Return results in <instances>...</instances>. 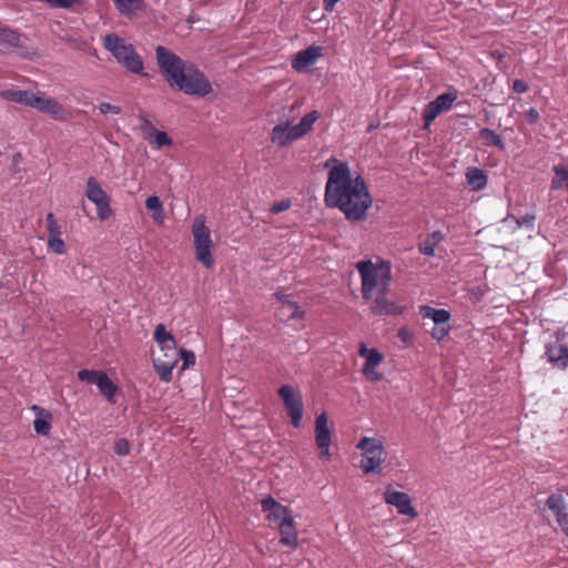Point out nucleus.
<instances>
[{"mask_svg": "<svg viewBox=\"0 0 568 568\" xmlns=\"http://www.w3.org/2000/svg\"><path fill=\"white\" fill-rule=\"evenodd\" d=\"M104 48L113 55L118 63L128 71L146 77L143 72V60L135 51L134 47L126 43L125 40L114 33L103 37Z\"/></svg>", "mask_w": 568, "mask_h": 568, "instance_id": "obj_6", "label": "nucleus"}, {"mask_svg": "<svg viewBox=\"0 0 568 568\" xmlns=\"http://www.w3.org/2000/svg\"><path fill=\"white\" fill-rule=\"evenodd\" d=\"M357 271L362 280V295L365 300H371L374 291L383 293L389 292L392 282V263L385 260L373 262L362 261L357 264Z\"/></svg>", "mask_w": 568, "mask_h": 568, "instance_id": "obj_3", "label": "nucleus"}, {"mask_svg": "<svg viewBox=\"0 0 568 568\" xmlns=\"http://www.w3.org/2000/svg\"><path fill=\"white\" fill-rule=\"evenodd\" d=\"M546 356L550 363L559 368L568 366V347L557 341L546 346Z\"/></svg>", "mask_w": 568, "mask_h": 568, "instance_id": "obj_22", "label": "nucleus"}, {"mask_svg": "<svg viewBox=\"0 0 568 568\" xmlns=\"http://www.w3.org/2000/svg\"><path fill=\"white\" fill-rule=\"evenodd\" d=\"M98 388L109 403H115L118 387L105 373L100 377Z\"/></svg>", "mask_w": 568, "mask_h": 568, "instance_id": "obj_30", "label": "nucleus"}, {"mask_svg": "<svg viewBox=\"0 0 568 568\" xmlns=\"http://www.w3.org/2000/svg\"><path fill=\"white\" fill-rule=\"evenodd\" d=\"M98 109L101 114H120L122 112V108L120 105L111 104L108 102H101L98 105Z\"/></svg>", "mask_w": 568, "mask_h": 568, "instance_id": "obj_41", "label": "nucleus"}, {"mask_svg": "<svg viewBox=\"0 0 568 568\" xmlns=\"http://www.w3.org/2000/svg\"><path fill=\"white\" fill-rule=\"evenodd\" d=\"M192 234L196 260L204 267L211 268L214 265V260L212 256L213 241L211 239V232L205 225L203 216H197L194 219L192 225Z\"/></svg>", "mask_w": 568, "mask_h": 568, "instance_id": "obj_7", "label": "nucleus"}, {"mask_svg": "<svg viewBox=\"0 0 568 568\" xmlns=\"http://www.w3.org/2000/svg\"><path fill=\"white\" fill-rule=\"evenodd\" d=\"M30 106L41 113L51 115L58 121L67 120L64 108L55 99L47 95L44 92L34 93Z\"/></svg>", "mask_w": 568, "mask_h": 568, "instance_id": "obj_15", "label": "nucleus"}, {"mask_svg": "<svg viewBox=\"0 0 568 568\" xmlns=\"http://www.w3.org/2000/svg\"><path fill=\"white\" fill-rule=\"evenodd\" d=\"M388 293H383V290L377 293V296L374 301V304L371 307V311L374 315L377 316H387L388 315V308L390 305V301L387 298Z\"/></svg>", "mask_w": 568, "mask_h": 568, "instance_id": "obj_32", "label": "nucleus"}, {"mask_svg": "<svg viewBox=\"0 0 568 568\" xmlns=\"http://www.w3.org/2000/svg\"><path fill=\"white\" fill-rule=\"evenodd\" d=\"M275 297L281 303V306L276 311V316L281 321L287 322L304 318V311H302L298 304L292 301L288 295L276 292Z\"/></svg>", "mask_w": 568, "mask_h": 568, "instance_id": "obj_18", "label": "nucleus"}, {"mask_svg": "<svg viewBox=\"0 0 568 568\" xmlns=\"http://www.w3.org/2000/svg\"><path fill=\"white\" fill-rule=\"evenodd\" d=\"M384 500L386 504L394 506L398 514L415 518L417 516L416 509L412 506L410 497L403 491H396L389 487L385 489Z\"/></svg>", "mask_w": 568, "mask_h": 568, "instance_id": "obj_17", "label": "nucleus"}, {"mask_svg": "<svg viewBox=\"0 0 568 568\" xmlns=\"http://www.w3.org/2000/svg\"><path fill=\"white\" fill-rule=\"evenodd\" d=\"M444 240V235L440 231H434L427 235V237L419 243L418 251L428 257L435 255L436 245Z\"/></svg>", "mask_w": 568, "mask_h": 568, "instance_id": "obj_26", "label": "nucleus"}, {"mask_svg": "<svg viewBox=\"0 0 568 568\" xmlns=\"http://www.w3.org/2000/svg\"><path fill=\"white\" fill-rule=\"evenodd\" d=\"M145 207L151 212L153 221L161 225L164 222L165 213L163 204L158 195H151L145 200Z\"/></svg>", "mask_w": 568, "mask_h": 568, "instance_id": "obj_27", "label": "nucleus"}, {"mask_svg": "<svg viewBox=\"0 0 568 568\" xmlns=\"http://www.w3.org/2000/svg\"><path fill=\"white\" fill-rule=\"evenodd\" d=\"M278 396L283 400L291 424L293 427L298 428L304 412L302 394L291 385H282L278 388Z\"/></svg>", "mask_w": 568, "mask_h": 568, "instance_id": "obj_9", "label": "nucleus"}, {"mask_svg": "<svg viewBox=\"0 0 568 568\" xmlns=\"http://www.w3.org/2000/svg\"><path fill=\"white\" fill-rule=\"evenodd\" d=\"M376 129V125L369 124L367 128V132H373Z\"/></svg>", "mask_w": 568, "mask_h": 568, "instance_id": "obj_50", "label": "nucleus"}, {"mask_svg": "<svg viewBox=\"0 0 568 568\" xmlns=\"http://www.w3.org/2000/svg\"><path fill=\"white\" fill-rule=\"evenodd\" d=\"M156 62L170 88L187 95L206 97L212 92L209 79L199 68L159 45L155 49Z\"/></svg>", "mask_w": 568, "mask_h": 568, "instance_id": "obj_2", "label": "nucleus"}, {"mask_svg": "<svg viewBox=\"0 0 568 568\" xmlns=\"http://www.w3.org/2000/svg\"><path fill=\"white\" fill-rule=\"evenodd\" d=\"M465 178L470 190L476 192L484 190L488 183L485 171L478 168H468Z\"/></svg>", "mask_w": 568, "mask_h": 568, "instance_id": "obj_23", "label": "nucleus"}, {"mask_svg": "<svg viewBox=\"0 0 568 568\" xmlns=\"http://www.w3.org/2000/svg\"><path fill=\"white\" fill-rule=\"evenodd\" d=\"M555 173L551 180V190L558 191L568 186V163L554 165Z\"/></svg>", "mask_w": 568, "mask_h": 568, "instance_id": "obj_29", "label": "nucleus"}, {"mask_svg": "<svg viewBox=\"0 0 568 568\" xmlns=\"http://www.w3.org/2000/svg\"><path fill=\"white\" fill-rule=\"evenodd\" d=\"M48 247L55 254H64L67 248L61 236L50 237L48 239Z\"/></svg>", "mask_w": 568, "mask_h": 568, "instance_id": "obj_39", "label": "nucleus"}, {"mask_svg": "<svg viewBox=\"0 0 568 568\" xmlns=\"http://www.w3.org/2000/svg\"><path fill=\"white\" fill-rule=\"evenodd\" d=\"M525 120L529 124H535L539 120V112L536 108H530L525 112Z\"/></svg>", "mask_w": 568, "mask_h": 568, "instance_id": "obj_46", "label": "nucleus"}, {"mask_svg": "<svg viewBox=\"0 0 568 568\" xmlns=\"http://www.w3.org/2000/svg\"><path fill=\"white\" fill-rule=\"evenodd\" d=\"M397 336L406 345H410L414 339V334L407 327H400L397 332Z\"/></svg>", "mask_w": 568, "mask_h": 568, "instance_id": "obj_45", "label": "nucleus"}, {"mask_svg": "<svg viewBox=\"0 0 568 568\" xmlns=\"http://www.w3.org/2000/svg\"><path fill=\"white\" fill-rule=\"evenodd\" d=\"M194 21H195V20H194V18H192V17H190V18L187 19V22H189V23H193Z\"/></svg>", "mask_w": 568, "mask_h": 568, "instance_id": "obj_51", "label": "nucleus"}, {"mask_svg": "<svg viewBox=\"0 0 568 568\" xmlns=\"http://www.w3.org/2000/svg\"><path fill=\"white\" fill-rule=\"evenodd\" d=\"M320 118L321 113L313 110L306 113L295 125H290L287 120L281 121L272 129L270 140L278 148H285L306 135Z\"/></svg>", "mask_w": 568, "mask_h": 568, "instance_id": "obj_5", "label": "nucleus"}, {"mask_svg": "<svg viewBox=\"0 0 568 568\" xmlns=\"http://www.w3.org/2000/svg\"><path fill=\"white\" fill-rule=\"evenodd\" d=\"M528 89V84L520 79H516L513 83V90L517 93H525Z\"/></svg>", "mask_w": 568, "mask_h": 568, "instance_id": "obj_47", "label": "nucleus"}, {"mask_svg": "<svg viewBox=\"0 0 568 568\" xmlns=\"http://www.w3.org/2000/svg\"><path fill=\"white\" fill-rule=\"evenodd\" d=\"M315 443L320 450V457L326 460L329 459L332 433L328 428V418L325 412L321 413L315 419Z\"/></svg>", "mask_w": 568, "mask_h": 568, "instance_id": "obj_16", "label": "nucleus"}, {"mask_svg": "<svg viewBox=\"0 0 568 568\" xmlns=\"http://www.w3.org/2000/svg\"><path fill=\"white\" fill-rule=\"evenodd\" d=\"M419 314L423 318H429L434 322L430 332L432 338L442 342L450 332V313L445 308H434L429 305L419 306Z\"/></svg>", "mask_w": 568, "mask_h": 568, "instance_id": "obj_10", "label": "nucleus"}, {"mask_svg": "<svg viewBox=\"0 0 568 568\" xmlns=\"http://www.w3.org/2000/svg\"><path fill=\"white\" fill-rule=\"evenodd\" d=\"M116 10L125 17H132L144 8V0H112Z\"/></svg>", "mask_w": 568, "mask_h": 568, "instance_id": "obj_25", "label": "nucleus"}, {"mask_svg": "<svg viewBox=\"0 0 568 568\" xmlns=\"http://www.w3.org/2000/svg\"><path fill=\"white\" fill-rule=\"evenodd\" d=\"M45 226H47V231H48V239L61 236V226L58 224L53 213L47 214Z\"/></svg>", "mask_w": 568, "mask_h": 568, "instance_id": "obj_38", "label": "nucleus"}, {"mask_svg": "<svg viewBox=\"0 0 568 568\" xmlns=\"http://www.w3.org/2000/svg\"><path fill=\"white\" fill-rule=\"evenodd\" d=\"M180 358V351L176 345L159 348V353L153 355V367L162 382L172 381V371Z\"/></svg>", "mask_w": 568, "mask_h": 568, "instance_id": "obj_11", "label": "nucleus"}, {"mask_svg": "<svg viewBox=\"0 0 568 568\" xmlns=\"http://www.w3.org/2000/svg\"><path fill=\"white\" fill-rule=\"evenodd\" d=\"M292 205V202L291 200L288 199H285V200H282V201H278V202H275L271 207H270V212L272 214H280L284 211H287Z\"/></svg>", "mask_w": 568, "mask_h": 568, "instance_id": "obj_43", "label": "nucleus"}, {"mask_svg": "<svg viewBox=\"0 0 568 568\" xmlns=\"http://www.w3.org/2000/svg\"><path fill=\"white\" fill-rule=\"evenodd\" d=\"M154 341L159 345V348L176 345L174 336L165 329L163 324L156 325Z\"/></svg>", "mask_w": 568, "mask_h": 568, "instance_id": "obj_33", "label": "nucleus"}, {"mask_svg": "<svg viewBox=\"0 0 568 568\" xmlns=\"http://www.w3.org/2000/svg\"><path fill=\"white\" fill-rule=\"evenodd\" d=\"M479 138L481 139L483 143L487 146H496L499 150L505 149V143L503 141V138L496 133L494 130L488 128H483L478 132Z\"/></svg>", "mask_w": 568, "mask_h": 568, "instance_id": "obj_31", "label": "nucleus"}, {"mask_svg": "<svg viewBox=\"0 0 568 568\" xmlns=\"http://www.w3.org/2000/svg\"><path fill=\"white\" fill-rule=\"evenodd\" d=\"M261 508L266 514V519L277 525L280 542L293 549L297 548V535L291 510L271 496L261 500Z\"/></svg>", "mask_w": 568, "mask_h": 568, "instance_id": "obj_4", "label": "nucleus"}, {"mask_svg": "<svg viewBox=\"0 0 568 568\" xmlns=\"http://www.w3.org/2000/svg\"><path fill=\"white\" fill-rule=\"evenodd\" d=\"M44 2L50 8H62V9H69L73 7L74 4H78L81 2V0H44Z\"/></svg>", "mask_w": 568, "mask_h": 568, "instance_id": "obj_40", "label": "nucleus"}, {"mask_svg": "<svg viewBox=\"0 0 568 568\" xmlns=\"http://www.w3.org/2000/svg\"><path fill=\"white\" fill-rule=\"evenodd\" d=\"M333 161L325 184L326 206L339 210L349 222L365 220L373 201L364 179L353 174L347 162Z\"/></svg>", "mask_w": 568, "mask_h": 568, "instance_id": "obj_1", "label": "nucleus"}, {"mask_svg": "<svg viewBox=\"0 0 568 568\" xmlns=\"http://www.w3.org/2000/svg\"><path fill=\"white\" fill-rule=\"evenodd\" d=\"M457 99V91L449 90L443 94H439L435 100L427 103L423 110V120L425 128H428L429 124L444 111L450 110L453 103Z\"/></svg>", "mask_w": 568, "mask_h": 568, "instance_id": "obj_13", "label": "nucleus"}, {"mask_svg": "<svg viewBox=\"0 0 568 568\" xmlns=\"http://www.w3.org/2000/svg\"><path fill=\"white\" fill-rule=\"evenodd\" d=\"M356 448L363 450L359 466L364 474L374 473L379 469L384 454V446L379 439L363 437L357 443Z\"/></svg>", "mask_w": 568, "mask_h": 568, "instance_id": "obj_8", "label": "nucleus"}, {"mask_svg": "<svg viewBox=\"0 0 568 568\" xmlns=\"http://www.w3.org/2000/svg\"><path fill=\"white\" fill-rule=\"evenodd\" d=\"M139 128L141 130L142 136L145 141L151 140V136L158 132L153 123L143 114H140L139 118Z\"/></svg>", "mask_w": 568, "mask_h": 568, "instance_id": "obj_36", "label": "nucleus"}, {"mask_svg": "<svg viewBox=\"0 0 568 568\" xmlns=\"http://www.w3.org/2000/svg\"><path fill=\"white\" fill-rule=\"evenodd\" d=\"M114 453L118 456H126L130 453V444L128 439L120 438L114 444Z\"/></svg>", "mask_w": 568, "mask_h": 568, "instance_id": "obj_42", "label": "nucleus"}, {"mask_svg": "<svg viewBox=\"0 0 568 568\" xmlns=\"http://www.w3.org/2000/svg\"><path fill=\"white\" fill-rule=\"evenodd\" d=\"M103 374L104 372L102 371L81 369L78 372V378L79 381L84 382L87 384L98 386L99 379Z\"/></svg>", "mask_w": 568, "mask_h": 568, "instance_id": "obj_37", "label": "nucleus"}, {"mask_svg": "<svg viewBox=\"0 0 568 568\" xmlns=\"http://www.w3.org/2000/svg\"><path fill=\"white\" fill-rule=\"evenodd\" d=\"M179 351H180V357L183 361V368H186L190 365H193L195 363V355L192 351H186V349H179Z\"/></svg>", "mask_w": 568, "mask_h": 568, "instance_id": "obj_44", "label": "nucleus"}, {"mask_svg": "<svg viewBox=\"0 0 568 568\" xmlns=\"http://www.w3.org/2000/svg\"><path fill=\"white\" fill-rule=\"evenodd\" d=\"M358 355L365 359L362 367V373L372 382H379L383 378V374L377 372V367L383 361V355L377 348H368L364 343H361Z\"/></svg>", "mask_w": 568, "mask_h": 568, "instance_id": "obj_14", "label": "nucleus"}, {"mask_svg": "<svg viewBox=\"0 0 568 568\" xmlns=\"http://www.w3.org/2000/svg\"><path fill=\"white\" fill-rule=\"evenodd\" d=\"M148 142L155 150H161L173 144L172 139L164 131H158L151 136V140H148Z\"/></svg>", "mask_w": 568, "mask_h": 568, "instance_id": "obj_34", "label": "nucleus"}, {"mask_svg": "<svg viewBox=\"0 0 568 568\" xmlns=\"http://www.w3.org/2000/svg\"><path fill=\"white\" fill-rule=\"evenodd\" d=\"M33 92L20 89H7L1 91V97L7 101H12L27 106L31 105Z\"/></svg>", "mask_w": 568, "mask_h": 568, "instance_id": "obj_24", "label": "nucleus"}, {"mask_svg": "<svg viewBox=\"0 0 568 568\" xmlns=\"http://www.w3.org/2000/svg\"><path fill=\"white\" fill-rule=\"evenodd\" d=\"M405 310L406 306L392 302L388 308V315H400L405 312Z\"/></svg>", "mask_w": 568, "mask_h": 568, "instance_id": "obj_48", "label": "nucleus"}, {"mask_svg": "<svg viewBox=\"0 0 568 568\" xmlns=\"http://www.w3.org/2000/svg\"><path fill=\"white\" fill-rule=\"evenodd\" d=\"M0 45L4 48L21 47V36L16 30L0 24Z\"/></svg>", "mask_w": 568, "mask_h": 568, "instance_id": "obj_28", "label": "nucleus"}, {"mask_svg": "<svg viewBox=\"0 0 568 568\" xmlns=\"http://www.w3.org/2000/svg\"><path fill=\"white\" fill-rule=\"evenodd\" d=\"M85 195L89 201L97 206V213L100 220H106L111 216L110 197L93 176L87 180Z\"/></svg>", "mask_w": 568, "mask_h": 568, "instance_id": "obj_12", "label": "nucleus"}, {"mask_svg": "<svg viewBox=\"0 0 568 568\" xmlns=\"http://www.w3.org/2000/svg\"><path fill=\"white\" fill-rule=\"evenodd\" d=\"M322 50V47L311 45L305 50L298 51L292 60V68L297 72L305 71L321 58Z\"/></svg>", "mask_w": 568, "mask_h": 568, "instance_id": "obj_19", "label": "nucleus"}, {"mask_svg": "<svg viewBox=\"0 0 568 568\" xmlns=\"http://www.w3.org/2000/svg\"><path fill=\"white\" fill-rule=\"evenodd\" d=\"M339 0H323L325 11L332 12Z\"/></svg>", "mask_w": 568, "mask_h": 568, "instance_id": "obj_49", "label": "nucleus"}, {"mask_svg": "<svg viewBox=\"0 0 568 568\" xmlns=\"http://www.w3.org/2000/svg\"><path fill=\"white\" fill-rule=\"evenodd\" d=\"M30 409L33 412L36 418L33 420V428L38 435L47 436L51 430L52 415L45 408L39 405H31Z\"/></svg>", "mask_w": 568, "mask_h": 568, "instance_id": "obj_21", "label": "nucleus"}, {"mask_svg": "<svg viewBox=\"0 0 568 568\" xmlns=\"http://www.w3.org/2000/svg\"><path fill=\"white\" fill-rule=\"evenodd\" d=\"M536 215L534 213H526L521 217H516L511 214H508L505 217V222L514 221L517 225V227H527L529 230L534 229L535 225Z\"/></svg>", "mask_w": 568, "mask_h": 568, "instance_id": "obj_35", "label": "nucleus"}, {"mask_svg": "<svg viewBox=\"0 0 568 568\" xmlns=\"http://www.w3.org/2000/svg\"><path fill=\"white\" fill-rule=\"evenodd\" d=\"M547 507L555 514L558 525L568 536V506L560 494H552L546 501Z\"/></svg>", "mask_w": 568, "mask_h": 568, "instance_id": "obj_20", "label": "nucleus"}]
</instances>
